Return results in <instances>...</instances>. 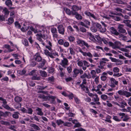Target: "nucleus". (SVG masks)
I'll use <instances>...</instances> for the list:
<instances>
[{
	"label": "nucleus",
	"instance_id": "obj_8",
	"mask_svg": "<svg viewBox=\"0 0 131 131\" xmlns=\"http://www.w3.org/2000/svg\"><path fill=\"white\" fill-rule=\"evenodd\" d=\"M34 59L36 61L40 62L42 60V58L39 53H37L34 56Z\"/></svg>",
	"mask_w": 131,
	"mask_h": 131
},
{
	"label": "nucleus",
	"instance_id": "obj_43",
	"mask_svg": "<svg viewBox=\"0 0 131 131\" xmlns=\"http://www.w3.org/2000/svg\"><path fill=\"white\" fill-rule=\"evenodd\" d=\"M36 71L37 70H33L30 72L29 73V75H31L33 76L34 75H35L36 74Z\"/></svg>",
	"mask_w": 131,
	"mask_h": 131
},
{
	"label": "nucleus",
	"instance_id": "obj_42",
	"mask_svg": "<svg viewBox=\"0 0 131 131\" xmlns=\"http://www.w3.org/2000/svg\"><path fill=\"white\" fill-rule=\"evenodd\" d=\"M68 39L70 42H73L75 40L74 37L71 36L68 37Z\"/></svg>",
	"mask_w": 131,
	"mask_h": 131
},
{
	"label": "nucleus",
	"instance_id": "obj_4",
	"mask_svg": "<svg viewBox=\"0 0 131 131\" xmlns=\"http://www.w3.org/2000/svg\"><path fill=\"white\" fill-rule=\"evenodd\" d=\"M69 64L68 60L66 58H63V59L61 60L60 64L62 67L66 68Z\"/></svg>",
	"mask_w": 131,
	"mask_h": 131
},
{
	"label": "nucleus",
	"instance_id": "obj_61",
	"mask_svg": "<svg viewBox=\"0 0 131 131\" xmlns=\"http://www.w3.org/2000/svg\"><path fill=\"white\" fill-rule=\"evenodd\" d=\"M125 114L124 113H119L118 114V115L119 116H121V119H122L124 118V116H125Z\"/></svg>",
	"mask_w": 131,
	"mask_h": 131
},
{
	"label": "nucleus",
	"instance_id": "obj_60",
	"mask_svg": "<svg viewBox=\"0 0 131 131\" xmlns=\"http://www.w3.org/2000/svg\"><path fill=\"white\" fill-rule=\"evenodd\" d=\"M0 101H1L3 102V105L7 103L6 100L2 97H0Z\"/></svg>",
	"mask_w": 131,
	"mask_h": 131
},
{
	"label": "nucleus",
	"instance_id": "obj_58",
	"mask_svg": "<svg viewBox=\"0 0 131 131\" xmlns=\"http://www.w3.org/2000/svg\"><path fill=\"white\" fill-rule=\"evenodd\" d=\"M129 119V118L128 116L125 114V116H124V118L123 119V121H127Z\"/></svg>",
	"mask_w": 131,
	"mask_h": 131
},
{
	"label": "nucleus",
	"instance_id": "obj_21",
	"mask_svg": "<svg viewBox=\"0 0 131 131\" xmlns=\"http://www.w3.org/2000/svg\"><path fill=\"white\" fill-rule=\"evenodd\" d=\"M39 97L40 99H43V100L44 101L49 100V99H48V96H46L43 94H42L40 95Z\"/></svg>",
	"mask_w": 131,
	"mask_h": 131
},
{
	"label": "nucleus",
	"instance_id": "obj_3",
	"mask_svg": "<svg viewBox=\"0 0 131 131\" xmlns=\"http://www.w3.org/2000/svg\"><path fill=\"white\" fill-rule=\"evenodd\" d=\"M83 50V49H81L80 47H79L78 48V51L81 53L83 56L85 57L88 56L90 58H92L93 57V55L90 52H84Z\"/></svg>",
	"mask_w": 131,
	"mask_h": 131
},
{
	"label": "nucleus",
	"instance_id": "obj_25",
	"mask_svg": "<svg viewBox=\"0 0 131 131\" xmlns=\"http://www.w3.org/2000/svg\"><path fill=\"white\" fill-rule=\"evenodd\" d=\"M19 113L18 112H14L12 115V117L14 118L17 119L19 118Z\"/></svg>",
	"mask_w": 131,
	"mask_h": 131
},
{
	"label": "nucleus",
	"instance_id": "obj_64",
	"mask_svg": "<svg viewBox=\"0 0 131 131\" xmlns=\"http://www.w3.org/2000/svg\"><path fill=\"white\" fill-rule=\"evenodd\" d=\"M63 45L64 46L66 47H69V43L67 41L65 42H64L63 44Z\"/></svg>",
	"mask_w": 131,
	"mask_h": 131
},
{
	"label": "nucleus",
	"instance_id": "obj_5",
	"mask_svg": "<svg viewBox=\"0 0 131 131\" xmlns=\"http://www.w3.org/2000/svg\"><path fill=\"white\" fill-rule=\"evenodd\" d=\"M57 28L59 34L62 35L64 34L65 28L63 25L61 24L59 25L57 27Z\"/></svg>",
	"mask_w": 131,
	"mask_h": 131
},
{
	"label": "nucleus",
	"instance_id": "obj_56",
	"mask_svg": "<svg viewBox=\"0 0 131 131\" xmlns=\"http://www.w3.org/2000/svg\"><path fill=\"white\" fill-rule=\"evenodd\" d=\"M15 25L16 27L19 28H20L21 27V26L19 23L18 22L16 21L15 23Z\"/></svg>",
	"mask_w": 131,
	"mask_h": 131
},
{
	"label": "nucleus",
	"instance_id": "obj_28",
	"mask_svg": "<svg viewBox=\"0 0 131 131\" xmlns=\"http://www.w3.org/2000/svg\"><path fill=\"white\" fill-rule=\"evenodd\" d=\"M121 78L123 84L125 85L127 84V82L129 81L128 79H125L124 77H122Z\"/></svg>",
	"mask_w": 131,
	"mask_h": 131
},
{
	"label": "nucleus",
	"instance_id": "obj_11",
	"mask_svg": "<svg viewBox=\"0 0 131 131\" xmlns=\"http://www.w3.org/2000/svg\"><path fill=\"white\" fill-rule=\"evenodd\" d=\"M59 69L60 72V75L61 77H63L65 74L64 70L65 69H64L63 68H62L60 66H59Z\"/></svg>",
	"mask_w": 131,
	"mask_h": 131
},
{
	"label": "nucleus",
	"instance_id": "obj_27",
	"mask_svg": "<svg viewBox=\"0 0 131 131\" xmlns=\"http://www.w3.org/2000/svg\"><path fill=\"white\" fill-rule=\"evenodd\" d=\"M110 80L112 83L114 84L115 85H117L118 83V82L113 78H110Z\"/></svg>",
	"mask_w": 131,
	"mask_h": 131
},
{
	"label": "nucleus",
	"instance_id": "obj_39",
	"mask_svg": "<svg viewBox=\"0 0 131 131\" xmlns=\"http://www.w3.org/2000/svg\"><path fill=\"white\" fill-rule=\"evenodd\" d=\"M79 31L82 32H86V29L83 26L80 27L79 28Z\"/></svg>",
	"mask_w": 131,
	"mask_h": 131
},
{
	"label": "nucleus",
	"instance_id": "obj_20",
	"mask_svg": "<svg viewBox=\"0 0 131 131\" xmlns=\"http://www.w3.org/2000/svg\"><path fill=\"white\" fill-rule=\"evenodd\" d=\"M93 99L92 100L95 102H99V98L98 97L97 95V94H95L92 96Z\"/></svg>",
	"mask_w": 131,
	"mask_h": 131
},
{
	"label": "nucleus",
	"instance_id": "obj_34",
	"mask_svg": "<svg viewBox=\"0 0 131 131\" xmlns=\"http://www.w3.org/2000/svg\"><path fill=\"white\" fill-rule=\"evenodd\" d=\"M33 111L31 108H27V110L26 113L30 114H32V113Z\"/></svg>",
	"mask_w": 131,
	"mask_h": 131
},
{
	"label": "nucleus",
	"instance_id": "obj_57",
	"mask_svg": "<svg viewBox=\"0 0 131 131\" xmlns=\"http://www.w3.org/2000/svg\"><path fill=\"white\" fill-rule=\"evenodd\" d=\"M77 61L78 62L77 64L80 67H82L83 63L82 61H79L78 60Z\"/></svg>",
	"mask_w": 131,
	"mask_h": 131
},
{
	"label": "nucleus",
	"instance_id": "obj_18",
	"mask_svg": "<svg viewBox=\"0 0 131 131\" xmlns=\"http://www.w3.org/2000/svg\"><path fill=\"white\" fill-rule=\"evenodd\" d=\"M64 10L65 11L66 13L69 15H72V13H73L72 10L70 11L69 9L67 8H64Z\"/></svg>",
	"mask_w": 131,
	"mask_h": 131
},
{
	"label": "nucleus",
	"instance_id": "obj_37",
	"mask_svg": "<svg viewBox=\"0 0 131 131\" xmlns=\"http://www.w3.org/2000/svg\"><path fill=\"white\" fill-rule=\"evenodd\" d=\"M113 119L115 121L118 122H119L121 121V119L119 118V117L117 116H114Z\"/></svg>",
	"mask_w": 131,
	"mask_h": 131
},
{
	"label": "nucleus",
	"instance_id": "obj_45",
	"mask_svg": "<svg viewBox=\"0 0 131 131\" xmlns=\"http://www.w3.org/2000/svg\"><path fill=\"white\" fill-rule=\"evenodd\" d=\"M0 122L2 124L5 125H10V124L9 122L7 121H5L3 120L1 121Z\"/></svg>",
	"mask_w": 131,
	"mask_h": 131
},
{
	"label": "nucleus",
	"instance_id": "obj_48",
	"mask_svg": "<svg viewBox=\"0 0 131 131\" xmlns=\"http://www.w3.org/2000/svg\"><path fill=\"white\" fill-rule=\"evenodd\" d=\"M100 31L101 32L104 33L105 32L106 30V28L104 27H102L99 29Z\"/></svg>",
	"mask_w": 131,
	"mask_h": 131
},
{
	"label": "nucleus",
	"instance_id": "obj_17",
	"mask_svg": "<svg viewBox=\"0 0 131 131\" xmlns=\"http://www.w3.org/2000/svg\"><path fill=\"white\" fill-rule=\"evenodd\" d=\"M112 14L115 15H119L120 16H122L123 17H124V18L125 19H128L129 18V17L127 15H125L124 16L121 13H112Z\"/></svg>",
	"mask_w": 131,
	"mask_h": 131
},
{
	"label": "nucleus",
	"instance_id": "obj_41",
	"mask_svg": "<svg viewBox=\"0 0 131 131\" xmlns=\"http://www.w3.org/2000/svg\"><path fill=\"white\" fill-rule=\"evenodd\" d=\"M101 99L104 101H106L108 99L107 96L105 94H102L101 95Z\"/></svg>",
	"mask_w": 131,
	"mask_h": 131
},
{
	"label": "nucleus",
	"instance_id": "obj_53",
	"mask_svg": "<svg viewBox=\"0 0 131 131\" xmlns=\"http://www.w3.org/2000/svg\"><path fill=\"white\" fill-rule=\"evenodd\" d=\"M48 71L50 73H53L54 71V69L52 67H50L49 68Z\"/></svg>",
	"mask_w": 131,
	"mask_h": 131
},
{
	"label": "nucleus",
	"instance_id": "obj_32",
	"mask_svg": "<svg viewBox=\"0 0 131 131\" xmlns=\"http://www.w3.org/2000/svg\"><path fill=\"white\" fill-rule=\"evenodd\" d=\"M6 4L9 7L12 6V2L10 0H7L5 2Z\"/></svg>",
	"mask_w": 131,
	"mask_h": 131
},
{
	"label": "nucleus",
	"instance_id": "obj_13",
	"mask_svg": "<svg viewBox=\"0 0 131 131\" xmlns=\"http://www.w3.org/2000/svg\"><path fill=\"white\" fill-rule=\"evenodd\" d=\"M101 41L103 42L104 44L106 45H109L110 46V43L111 41H109V39L106 38H103L101 39Z\"/></svg>",
	"mask_w": 131,
	"mask_h": 131
},
{
	"label": "nucleus",
	"instance_id": "obj_35",
	"mask_svg": "<svg viewBox=\"0 0 131 131\" xmlns=\"http://www.w3.org/2000/svg\"><path fill=\"white\" fill-rule=\"evenodd\" d=\"M40 77H37V75H33L31 77V79L33 80H40Z\"/></svg>",
	"mask_w": 131,
	"mask_h": 131
},
{
	"label": "nucleus",
	"instance_id": "obj_19",
	"mask_svg": "<svg viewBox=\"0 0 131 131\" xmlns=\"http://www.w3.org/2000/svg\"><path fill=\"white\" fill-rule=\"evenodd\" d=\"M36 111H37V115L40 116H42L43 115V113L42 111V110L41 108L38 107L36 109Z\"/></svg>",
	"mask_w": 131,
	"mask_h": 131
},
{
	"label": "nucleus",
	"instance_id": "obj_6",
	"mask_svg": "<svg viewBox=\"0 0 131 131\" xmlns=\"http://www.w3.org/2000/svg\"><path fill=\"white\" fill-rule=\"evenodd\" d=\"M118 93L120 95H125L127 97H129L131 96V93L126 91H118Z\"/></svg>",
	"mask_w": 131,
	"mask_h": 131
},
{
	"label": "nucleus",
	"instance_id": "obj_49",
	"mask_svg": "<svg viewBox=\"0 0 131 131\" xmlns=\"http://www.w3.org/2000/svg\"><path fill=\"white\" fill-rule=\"evenodd\" d=\"M83 62L84 66H86V67L88 68L90 66V64L89 63L85 60L83 61Z\"/></svg>",
	"mask_w": 131,
	"mask_h": 131
},
{
	"label": "nucleus",
	"instance_id": "obj_62",
	"mask_svg": "<svg viewBox=\"0 0 131 131\" xmlns=\"http://www.w3.org/2000/svg\"><path fill=\"white\" fill-rule=\"evenodd\" d=\"M64 42V40L62 39H60L58 41V43L60 45H63Z\"/></svg>",
	"mask_w": 131,
	"mask_h": 131
},
{
	"label": "nucleus",
	"instance_id": "obj_15",
	"mask_svg": "<svg viewBox=\"0 0 131 131\" xmlns=\"http://www.w3.org/2000/svg\"><path fill=\"white\" fill-rule=\"evenodd\" d=\"M30 126L34 128L35 130L39 131L40 130V128L36 125L34 124H31L30 125Z\"/></svg>",
	"mask_w": 131,
	"mask_h": 131
},
{
	"label": "nucleus",
	"instance_id": "obj_33",
	"mask_svg": "<svg viewBox=\"0 0 131 131\" xmlns=\"http://www.w3.org/2000/svg\"><path fill=\"white\" fill-rule=\"evenodd\" d=\"M86 84H81L80 85V86L81 89L83 90H85V89L86 90H89L88 88L86 86Z\"/></svg>",
	"mask_w": 131,
	"mask_h": 131
},
{
	"label": "nucleus",
	"instance_id": "obj_46",
	"mask_svg": "<svg viewBox=\"0 0 131 131\" xmlns=\"http://www.w3.org/2000/svg\"><path fill=\"white\" fill-rule=\"evenodd\" d=\"M51 31L52 34L57 33V29L56 28L54 27H52L51 28Z\"/></svg>",
	"mask_w": 131,
	"mask_h": 131
},
{
	"label": "nucleus",
	"instance_id": "obj_50",
	"mask_svg": "<svg viewBox=\"0 0 131 131\" xmlns=\"http://www.w3.org/2000/svg\"><path fill=\"white\" fill-rule=\"evenodd\" d=\"M90 105H95L96 104L97 105H101V103L99 102H90Z\"/></svg>",
	"mask_w": 131,
	"mask_h": 131
},
{
	"label": "nucleus",
	"instance_id": "obj_12",
	"mask_svg": "<svg viewBox=\"0 0 131 131\" xmlns=\"http://www.w3.org/2000/svg\"><path fill=\"white\" fill-rule=\"evenodd\" d=\"M73 12H77V11L81 9V6H78L76 5H73L72 8Z\"/></svg>",
	"mask_w": 131,
	"mask_h": 131
},
{
	"label": "nucleus",
	"instance_id": "obj_16",
	"mask_svg": "<svg viewBox=\"0 0 131 131\" xmlns=\"http://www.w3.org/2000/svg\"><path fill=\"white\" fill-rule=\"evenodd\" d=\"M105 119L104 120L105 121L107 122L110 123H112V121L110 120L111 118V116L108 115H106V116L105 117Z\"/></svg>",
	"mask_w": 131,
	"mask_h": 131
},
{
	"label": "nucleus",
	"instance_id": "obj_30",
	"mask_svg": "<svg viewBox=\"0 0 131 131\" xmlns=\"http://www.w3.org/2000/svg\"><path fill=\"white\" fill-rule=\"evenodd\" d=\"M48 43L49 46L46 45V47L49 50L51 51L52 50L51 47L52 46V43L50 41H48Z\"/></svg>",
	"mask_w": 131,
	"mask_h": 131
},
{
	"label": "nucleus",
	"instance_id": "obj_10",
	"mask_svg": "<svg viewBox=\"0 0 131 131\" xmlns=\"http://www.w3.org/2000/svg\"><path fill=\"white\" fill-rule=\"evenodd\" d=\"M72 15H75V17L78 20H81L82 19V16L79 14L78 12L72 13Z\"/></svg>",
	"mask_w": 131,
	"mask_h": 131
},
{
	"label": "nucleus",
	"instance_id": "obj_44",
	"mask_svg": "<svg viewBox=\"0 0 131 131\" xmlns=\"http://www.w3.org/2000/svg\"><path fill=\"white\" fill-rule=\"evenodd\" d=\"M90 29L92 32H96L97 31V28L94 25Z\"/></svg>",
	"mask_w": 131,
	"mask_h": 131
},
{
	"label": "nucleus",
	"instance_id": "obj_63",
	"mask_svg": "<svg viewBox=\"0 0 131 131\" xmlns=\"http://www.w3.org/2000/svg\"><path fill=\"white\" fill-rule=\"evenodd\" d=\"M93 25L95 26L96 27L98 28H99V29L101 27L100 24L97 23H94L93 24Z\"/></svg>",
	"mask_w": 131,
	"mask_h": 131
},
{
	"label": "nucleus",
	"instance_id": "obj_31",
	"mask_svg": "<svg viewBox=\"0 0 131 131\" xmlns=\"http://www.w3.org/2000/svg\"><path fill=\"white\" fill-rule=\"evenodd\" d=\"M83 40H82L79 38L77 39V44L80 46H82V44Z\"/></svg>",
	"mask_w": 131,
	"mask_h": 131
},
{
	"label": "nucleus",
	"instance_id": "obj_23",
	"mask_svg": "<svg viewBox=\"0 0 131 131\" xmlns=\"http://www.w3.org/2000/svg\"><path fill=\"white\" fill-rule=\"evenodd\" d=\"M39 71V73L41 76L45 77H47V73L45 71L40 70Z\"/></svg>",
	"mask_w": 131,
	"mask_h": 131
},
{
	"label": "nucleus",
	"instance_id": "obj_55",
	"mask_svg": "<svg viewBox=\"0 0 131 131\" xmlns=\"http://www.w3.org/2000/svg\"><path fill=\"white\" fill-rule=\"evenodd\" d=\"M115 10L117 12H120L123 13L124 12V10L122 9L118 8H117L115 9Z\"/></svg>",
	"mask_w": 131,
	"mask_h": 131
},
{
	"label": "nucleus",
	"instance_id": "obj_38",
	"mask_svg": "<svg viewBox=\"0 0 131 131\" xmlns=\"http://www.w3.org/2000/svg\"><path fill=\"white\" fill-rule=\"evenodd\" d=\"M14 100L16 102H19L21 101L22 100V98L20 97L17 96L15 97Z\"/></svg>",
	"mask_w": 131,
	"mask_h": 131
},
{
	"label": "nucleus",
	"instance_id": "obj_59",
	"mask_svg": "<svg viewBox=\"0 0 131 131\" xmlns=\"http://www.w3.org/2000/svg\"><path fill=\"white\" fill-rule=\"evenodd\" d=\"M73 72L75 74H78L79 73V69L75 68L74 69Z\"/></svg>",
	"mask_w": 131,
	"mask_h": 131
},
{
	"label": "nucleus",
	"instance_id": "obj_36",
	"mask_svg": "<svg viewBox=\"0 0 131 131\" xmlns=\"http://www.w3.org/2000/svg\"><path fill=\"white\" fill-rule=\"evenodd\" d=\"M56 123L58 126H59L62 124H63L64 122L61 119H59L57 120L56 121Z\"/></svg>",
	"mask_w": 131,
	"mask_h": 131
},
{
	"label": "nucleus",
	"instance_id": "obj_22",
	"mask_svg": "<svg viewBox=\"0 0 131 131\" xmlns=\"http://www.w3.org/2000/svg\"><path fill=\"white\" fill-rule=\"evenodd\" d=\"M3 107L6 109L11 111H14V110L13 108H10L8 105L5 104L3 105Z\"/></svg>",
	"mask_w": 131,
	"mask_h": 131
},
{
	"label": "nucleus",
	"instance_id": "obj_47",
	"mask_svg": "<svg viewBox=\"0 0 131 131\" xmlns=\"http://www.w3.org/2000/svg\"><path fill=\"white\" fill-rule=\"evenodd\" d=\"M69 50H70V54L71 55H74L75 54V52L74 51L73 49L69 47Z\"/></svg>",
	"mask_w": 131,
	"mask_h": 131
},
{
	"label": "nucleus",
	"instance_id": "obj_7",
	"mask_svg": "<svg viewBox=\"0 0 131 131\" xmlns=\"http://www.w3.org/2000/svg\"><path fill=\"white\" fill-rule=\"evenodd\" d=\"M118 31L119 32L121 33H125L126 32V30L124 28L123 25L121 24H119L118 26Z\"/></svg>",
	"mask_w": 131,
	"mask_h": 131
},
{
	"label": "nucleus",
	"instance_id": "obj_29",
	"mask_svg": "<svg viewBox=\"0 0 131 131\" xmlns=\"http://www.w3.org/2000/svg\"><path fill=\"white\" fill-rule=\"evenodd\" d=\"M3 11L4 12V14L6 16H8L9 13V11L8 10L7 8L5 7L3 9Z\"/></svg>",
	"mask_w": 131,
	"mask_h": 131
},
{
	"label": "nucleus",
	"instance_id": "obj_1",
	"mask_svg": "<svg viewBox=\"0 0 131 131\" xmlns=\"http://www.w3.org/2000/svg\"><path fill=\"white\" fill-rule=\"evenodd\" d=\"M30 28V30L34 32L35 34L38 33L39 34H37V35L38 36L42 38H45V36L44 35H42L41 33L42 31H44L46 29V28L44 26H41L40 27V29H38V30L37 29L34 28L32 26L29 27Z\"/></svg>",
	"mask_w": 131,
	"mask_h": 131
},
{
	"label": "nucleus",
	"instance_id": "obj_24",
	"mask_svg": "<svg viewBox=\"0 0 131 131\" xmlns=\"http://www.w3.org/2000/svg\"><path fill=\"white\" fill-rule=\"evenodd\" d=\"M119 37L120 40L125 41L127 39L126 37L122 34H119Z\"/></svg>",
	"mask_w": 131,
	"mask_h": 131
},
{
	"label": "nucleus",
	"instance_id": "obj_9",
	"mask_svg": "<svg viewBox=\"0 0 131 131\" xmlns=\"http://www.w3.org/2000/svg\"><path fill=\"white\" fill-rule=\"evenodd\" d=\"M110 31L111 33L116 36L118 35L119 33L113 27H111L110 28Z\"/></svg>",
	"mask_w": 131,
	"mask_h": 131
},
{
	"label": "nucleus",
	"instance_id": "obj_51",
	"mask_svg": "<svg viewBox=\"0 0 131 131\" xmlns=\"http://www.w3.org/2000/svg\"><path fill=\"white\" fill-rule=\"evenodd\" d=\"M48 99L50 100V99H51L52 100V102H53L55 101V99L56 98V96H53L51 95L48 96Z\"/></svg>",
	"mask_w": 131,
	"mask_h": 131
},
{
	"label": "nucleus",
	"instance_id": "obj_26",
	"mask_svg": "<svg viewBox=\"0 0 131 131\" xmlns=\"http://www.w3.org/2000/svg\"><path fill=\"white\" fill-rule=\"evenodd\" d=\"M89 39L90 40L94 42L96 41V39L94 37V36L90 33L89 34Z\"/></svg>",
	"mask_w": 131,
	"mask_h": 131
},
{
	"label": "nucleus",
	"instance_id": "obj_40",
	"mask_svg": "<svg viewBox=\"0 0 131 131\" xmlns=\"http://www.w3.org/2000/svg\"><path fill=\"white\" fill-rule=\"evenodd\" d=\"M23 44L26 46L27 47L29 46L28 41L26 39H24L22 41Z\"/></svg>",
	"mask_w": 131,
	"mask_h": 131
},
{
	"label": "nucleus",
	"instance_id": "obj_2",
	"mask_svg": "<svg viewBox=\"0 0 131 131\" xmlns=\"http://www.w3.org/2000/svg\"><path fill=\"white\" fill-rule=\"evenodd\" d=\"M110 46H111L113 49H115L116 48H119L121 45V43L119 41H116L114 42V43L112 42H110Z\"/></svg>",
	"mask_w": 131,
	"mask_h": 131
},
{
	"label": "nucleus",
	"instance_id": "obj_54",
	"mask_svg": "<svg viewBox=\"0 0 131 131\" xmlns=\"http://www.w3.org/2000/svg\"><path fill=\"white\" fill-rule=\"evenodd\" d=\"M74 100L75 103L78 104H79L80 103V101L77 97H74Z\"/></svg>",
	"mask_w": 131,
	"mask_h": 131
},
{
	"label": "nucleus",
	"instance_id": "obj_52",
	"mask_svg": "<svg viewBox=\"0 0 131 131\" xmlns=\"http://www.w3.org/2000/svg\"><path fill=\"white\" fill-rule=\"evenodd\" d=\"M72 70V67L70 66L67 68V70L69 73H70L71 72Z\"/></svg>",
	"mask_w": 131,
	"mask_h": 131
},
{
	"label": "nucleus",
	"instance_id": "obj_14",
	"mask_svg": "<svg viewBox=\"0 0 131 131\" xmlns=\"http://www.w3.org/2000/svg\"><path fill=\"white\" fill-rule=\"evenodd\" d=\"M44 53L46 55L49 57L51 58H54L53 56L52 55V54L51 53V52H49L47 50H45L44 51Z\"/></svg>",
	"mask_w": 131,
	"mask_h": 131
}]
</instances>
